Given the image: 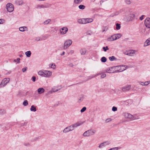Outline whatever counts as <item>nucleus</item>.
<instances>
[{
    "label": "nucleus",
    "mask_w": 150,
    "mask_h": 150,
    "mask_svg": "<svg viewBox=\"0 0 150 150\" xmlns=\"http://www.w3.org/2000/svg\"><path fill=\"white\" fill-rule=\"evenodd\" d=\"M65 54V52L64 51H63L62 53L60 54L61 56H62L64 55Z\"/></svg>",
    "instance_id": "nucleus-59"
},
{
    "label": "nucleus",
    "mask_w": 150,
    "mask_h": 150,
    "mask_svg": "<svg viewBox=\"0 0 150 150\" xmlns=\"http://www.w3.org/2000/svg\"><path fill=\"white\" fill-rule=\"evenodd\" d=\"M109 59L110 61H111L116 60L117 58H115L114 56H112V57H109Z\"/></svg>",
    "instance_id": "nucleus-26"
},
{
    "label": "nucleus",
    "mask_w": 150,
    "mask_h": 150,
    "mask_svg": "<svg viewBox=\"0 0 150 150\" xmlns=\"http://www.w3.org/2000/svg\"><path fill=\"white\" fill-rule=\"evenodd\" d=\"M150 83V81H146L144 82L143 85V86H147Z\"/></svg>",
    "instance_id": "nucleus-41"
},
{
    "label": "nucleus",
    "mask_w": 150,
    "mask_h": 150,
    "mask_svg": "<svg viewBox=\"0 0 150 150\" xmlns=\"http://www.w3.org/2000/svg\"><path fill=\"white\" fill-rule=\"evenodd\" d=\"M86 52V50L85 49H82L80 50V52L81 54H85Z\"/></svg>",
    "instance_id": "nucleus-27"
},
{
    "label": "nucleus",
    "mask_w": 150,
    "mask_h": 150,
    "mask_svg": "<svg viewBox=\"0 0 150 150\" xmlns=\"http://www.w3.org/2000/svg\"><path fill=\"white\" fill-rule=\"evenodd\" d=\"M49 67L53 69H55L56 65L54 63H52V64H50Z\"/></svg>",
    "instance_id": "nucleus-32"
},
{
    "label": "nucleus",
    "mask_w": 150,
    "mask_h": 150,
    "mask_svg": "<svg viewBox=\"0 0 150 150\" xmlns=\"http://www.w3.org/2000/svg\"><path fill=\"white\" fill-rule=\"evenodd\" d=\"M40 40V38L37 37L35 39V40L36 41H39Z\"/></svg>",
    "instance_id": "nucleus-55"
},
{
    "label": "nucleus",
    "mask_w": 150,
    "mask_h": 150,
    "mask_svg": "<svg viewBox=\"0 0 150 150\" xmlns=\"http://www.w3.org/2000/svg\"><path fill=\"white\" fill-rule=\"evenodd\" d=\"M10 80V79L9 78H6L3 79L0 84L1 88L4 87L6 86Z\"/></svg>",
    "instance_id": "nucleus-3"
},
{
    "label": "nucleus",
    "mask_w": 150,
    "mask_h": 150,
    "mask_svg": "<svg viewBox=\"0 0 150 150\" xmlns=\"http://www.w3.org/2000/svg\"><path fill=\"white\" fill-rule=\"evenodd\" d=\"M131 86L130 85L125 86L122 88V90L123 91L125 92L129 91L130 88Z\"/></svg>",
    "instance_id": "nucleus-17"
},
{
    "label": "nucleus",
    "mask_w": 150,
    "mask_h": 150,
    "mask_svg": "<svg viewBox=\"0 0 150 150\" xmlns=\"http://www.w3.org/2000/svg\"><path fill=\"white\" fill-rule=\"evenodd\" d=\"M23 104L24 106H27L28 104V101L27 100H24L23 102Z\"/></svg>",
    "instance_id": "nucleus-38"
},
{
    "label": "nucleus",
    "mask_w": 150,
    "mask_h": 150,
    "mask_svg": "<svg viewBox=\"0 0 150 150\" xmlns=\"http://www.w3.org/2000/svg\"><path fill=\"white\" fill-rule=\"evenodd\" d=\"M72 41L70 39L66 40L64 42L63 48L65 50L67 49L72 44Z\"/></svg>",
    "instance_id": "nucleus-4"
},
{
    "label": "nucleus",
    "mask_w": 150,
    "mask_h": 150,
    "mask_svg": "<svg viewBox=\"0 0 150 150\" xmlns=\"http://www.w3.org/2000/svg\"><path fill=\"white\" fill-rule=\"evenodd\" d=\"M110 141H106L101 143L99 146L98 147L100 149L102 148L103 147L110 144Z\"/></svg>",
    "instance_id": "nucleus-12"
},
{
    "label": "nucleus",
    "mask_w": 150,
    "mask_h": 150,
    "mask_svg": "<svg viewBox=\"0 0 150 150\" xmlns=\"http://www.w3.org/2000/svg\"><path fill=\"white\" fill-rule=\"evenodd\" d=\"M111 121H112V120L111 118H108L106 119L105 120V122L106 123H108V122H111Z\"/></svg>",
    "instance_id": "nucleus-43"
},
{
    "label": "nucleus",
    "mask_w": 150,
    "mask_h": 150,
    "mask_svg": "<svg viewBox=\"0 0 150 150\" xmlns=\"http://www.w3.org/2000/svg\"><path fill=\"white\" fill-rule=\"evenodd\" d=\"M19 57H21L22 56V55H19Z\"/></svg>",
    "instance_id": "nucleus-62"
},
{
    "label": "nucleus",
    "mask_w": 150,
    "mask_h": 150,
    "mask_svg": "<svg viewBox=\"0 0 150 150\" xmlns=\"http://www.w3.org/2000/svg\"><path fill=\"white\" fill-rule=\"evenodd\" d=\"M116 29L117 30H119L120 28V24L118 23L116 24Z\"/></svg>",
    "instance_id": "nucleus-39"
},
{
    "label": "nucleus",
    "mask_w": 150,
    "mask_h": 150,
    "mask_svg": "<svg viewBox=\"0 0 150 150\" xmlns=\"http://www.w3.org/2000/svg\"><path fill=\"white\" fill-rule=\"evenodd\" d=\"M106 76V74H103L101 75V78H104Z\"/></svg>",
    "instance_id": "nucleus-54"
},
{
    "label": "nucleus",
    "mask_w": 150,
    "mask_h": 150,
    "mask_svg": "<svg viewBox=\"0 0 150 150\" xmlns=\"http://www.w3.org/2000/svg\"><path fill=\"white\" fill-rule=\"evenodd\" d=\"M145 16L144 15H142L139 18V19L141 21H142L144 19V17Z\"/></svg>",
    "instance_id": "nucleus-51"
},
{
    "label": "nucleus",
    "mask_w": 150,
    "mask_h": 150,
    "mask_svg": "<svg viewBox=\"0 0 150 150\" xmlns=\"http://www.w3.org/2000/svg\"><path fill=\"white\" fill-rule=\"evenodd\" d=\"M45 91V90L43 88H39L38 90V92L39 94H42L44 93Z\"/></svg>",
    "instance_id": "nucleus-21"
},
{
    "label": "nucleus",
    "mask_w": 150,
    "mask_h": 150,
    "mask_svg": "<svg viewBox=\"0 0 150 150\" xmlns=\"http://www.w3.org/2000/svg\"><path fill=\"white\" fill-rule=\"evenodd\" d=\"M117 108L115 107H113L112 108V110L113 111H115L117 110Z\"/></svg>",
    "instance_id": "nucleus-49"
},
{
    "label": "nucleus",
    "mask_w": 150,
    "mask_h": 150,
    "mask_svg": "<svg viewBox=\"0 0 150 150\" xmlns=\"http://www.w3.org/2000/svg\"><path fill=\"white\" fill-rule=\"evenodd\" d=\"M51 21V20L50 19H47L45 21L44 23L43 24L44 25H47Z\"/></svg>",
    "instance_id": "nucleus-33"
},
{
    "label": "nucleus",
    "mask_w": 150,
    "mask_h": 150,
    "mask_svg": "<svg viewBox=\"0 0 150 150\" xmlns=\"http://www.w3.org/2000/svg\"><path fill=\"white\" fill-rule=\"evenodd\" d=\"M101 61L102 62H105L106 61L107 59L105 57H103L101 58Z\"/></svg>",
    "instance_id": "nucleus-34"
},
{
    "label": "nucleus",
    "mask_w": 150,
    "mask_h": 150,
    "mask_svg": "<svg viewBox=\"0 0 150 150\" xmlns=\"http://www.w3.org/2000/svg\"><path fill=\"white\" fill-rule=\"evenodd\" d=\"M84 99V97L83 96H82L81 97H80L79 100V102H81Z\"/></svg>",
    "instance_id": "nucleus-48"
},
{
    "label": "nucleus",
    "mask_w": 150,
    "mask_h": 150,
    "mask_svg": "<svg viewBox=\"0 0 150 150\" xmlns=\"http://www.w3.org/2000/svg\"><path fill=\"white\" fill-rule=\"evenodd\" d=\"M86 109V107H84L81 110V112H83L85 111Z\"/></svg>",
    "instance_id": "nucleus-44"
},
{
    "label": "nucleus",
    "mask_w": 150,
    "mask_h": 150,
    "mask_svg": "<svg viewBox=\"0 0 150 150\" xmlns=\"http://www.w3.org/2000/svg\"><path fill=\"white\" fill-rule=\"evenodd\" d=\"M62 88V86H54L53 87L51 91H50L49 93H52V92H54L58 91Z\"/></svg>",
    "instance_id": "nucleus-8"
},
{
    "label": "nucleus",
    "mask_w": 150,
    "mask_h": 150,
    "mask_svg": "<svg viewBox=\"0 0 150 150\" xmlns=\"http://www.w3.org/2000/svg\"><path fill=\"white\" fill-rule=\"evenodd\" d=\"M129 16L130 18L129 19V21H132L135 18V15L133 14H129Z\"/></svg>",
    "instance_id": "nucleus-25"
},
{
    "label": "nucleus",
    "mask_w": 150,
    "mask_h": 150,
    "mask_svg": "<svg viewBox=\"0 0 150 150\" xmlns=\"http://www.w3.org/2000/svg\"><path fill=\"white\" fill-rule=\"evenodd\" d=\"M150 45V38L147 39L144 42V46L146 47Z\"/></svg>",
    "instance_id": "nucleus-18"
},
{
    "label": "nucleus",
    "mask_w": 150,
    "mask_h": 150,
    "mask_svg": "<svg viewBox=\"0 0 150 150\" xmlns=\"http://www.w3.org/2000/svg\"><path fill=\"white\" fill-rule=\"evenodd\" d=\"M139 83L140 84L143 85V84H144V82H143L139 81Z\"/></svg>",
    "instance_id": "nucleus-58"
},
{
    "label": "nucleus",
    "mask_w": 150,
    "mask_h": 150,
    "mask_svg": "<svg viewBox=\"0 0 150 150\" xmlns=\"http://www.w3.org/2000/svg\"><path fill=\"white\" fill-rule=\"evenodd\" d=\"M43 5L44 8H49L50 6V4H43Z\"/></svg>",
    "instance_id": "nucleus-36"
},
{
    "label": "nucleus",
    "mask_w": 150,
    "mask_h": 150,
    "mask_svg": "<svg viewBox=\"0 0 150 150\" xmlns=\"http://www.w3.org/2000/svg\"><path fill=\"white\" fill-rule=\"evenodd\" d=\"M31 53L30 51H28L25 52V54L28 57H30V56Z\"/></svg>",
    "instance_id": "nucleus-30"
},
{
    "label": "nucleus",
    "mask_w": 150,
    "mask_h": 150,
    "mask_svg": "<svg viewBox=\"0 0 150 150\" xmlns=\"http://www.w3.org/2000/svg\"><path fill=\"white\" fill-rule=\"evenodd\" d=\"M91 1L93 2H94L95 1V0H91Z\"/></svg>",
    "instance_id": "nucleus-61"
},
{
    "label": "nucleus",
    "mask_w": 150,
    "mask_h": 150,
    "mask_svg": "<svg viewBox=\"0 0 150 150\" xmlns=\"http://www.w3.org/2000/svg\"><path fill=\"white\" fill-rule=\"evenodd\" d=\"M39 75L44 77V70H42L39 71L38 72Z\"/></svg>",
    "instance_id": "nucleus-24"
},
{
    "label": "nucleus",
    "mask_w": 150,
    "mask_h": 150,
    "mask_svg": "<svg viewBox=\"0 0 150 150\" xmlns=\"http://www.w3.org/2000/svg\"><path fill=\"white\" fill-rule=\"evenodd\" d=\"M115 67H109L107 68L106 70V72L109 73H114L116 71Z\"/></svg>",
    "instance_id": "nucleus-9"
},
{
    "label": "nucleus",
    "mask_w": 150,
    "mask_h": 150,
    "mask_svg": "<svg viewBox=\"0 0 150 150\" xmlns=\"http://www.w3.org/2000/svg\"><path fill=\"white\" fill-rule=\"evenodd\" d=\"M73 130L71 128V126L66 127L63 131V132L64 133H66L69 132L73 131Z\"/></svg>",
    "instance_id": "nucleus-14"
},
{
    "label": "nucleus",
    "mask_w": 150,
    "mask_h": 150,
    "mask_svg": "<svg viewBox=\"0 0 150 150\" xmlns=\"http://www.w3.org/2000/svg\"><path fill=\"white\" fill-rule=\"evenodd\" d=\"M118 148L117 147L112 148L109 149L108 150H118Z\"/></svg>",
    "instance_id": "nucleus-46"
},
{
    "label": "nucleus",
    "mask_w": 150,
    "mask_h": 150,
    "mask_svg": "<svg viewBox=\"0 0 150 150\" xmlns=\"http://www.w3.org/2000/svg\"><path fill=\"white\" fill-rule=\"evenodd\" d=\"M86 24L90 23L92 22L93 21V19L92 18H85Z\"/></svg>",
    "instance_id": "nucleus-20"
},
{
    "label": "nucleus",
    "mask_w": 150,
    "mask_h": 150,
    "mask_svg": "<svg viewBox=\"0 0 150 150\" xmlns=\"http://www.w3.org/2000/svg\"><path fill=\"white\" fill-rule=\"evenodd\" d=\"M24 145L26 146H28L30 145V144L28 143H24Z\"/></svg>",
    "instance_id": "nucleus-57"
},
{
    "label": "nucleus",
    "mask_w": 150,
    "mask_h": 150,
    "mask_svg": "<svg viewBox=\"0 0 150 150\" xmlns=\"http://www.w3.org/2000/svg\"><path fill=\"white\" fill-rule=\"evenodd\" d=\"M54 32V30H51L50 31V32L51 33V32Z\"/></svg>",
    "instance_id": "nucleus-60"
},
{
    "label": "nucleus",
    "mask_w": 150,
    "mask_h": 150,
    "mask_svg": "<svg viewBox=\"0 0 150 150\" xmlns=\"http://www.w3.org/2000/svg\"><path fill=\"white\" fill-rule=\"evenodd\" d=\"M144 24L148 28H150V18H147L145 20Z\"/></svg>",
    "instance_id": "nucleus-13"
},
{
    "label": "nucleus",
    "mask_w": 150,
    "mask_h": 150,
    "mask_svg": "<svg viewBox=\"0 0 150 150\" xmlns=\"http://www.w3.org/2000/svg\"><path fill=\"white\" fill-rule=\"evenodd\" d=\"M137 51L134 50H130L125 52V54L131 56H133L137 54Z\"/></svg>",
    "instance_id": "nucleus-6"
},
{
    "label": "nucleus",
    "mask_w": 150,
    "mask_h": 150,
    "mask_svg": "<svg viewBox=\"0 0 150 150\" xmlns=\"http://www.w3.org/2000/svg\"><path fill=\"white\" fill-rule=\"evenodd\" d=\"M43 4L42 5H38L36 6V8L38 9H41V8H44Z\"/></svg>",
    "instance_id": "nucleus-31"
},
{
    "label": "nucleus",
    "mask_w": 150,
    "mask_h": 150,
    "mask_svg": "<svg viewBox=\"0 0 150 150\" xmlns=\"http://www.w3.org/2000/svg\"><path fill=\"white\" fill-rule=\"evenodd\" d=\"M15 3L18 5H21L23 4V2L22 0H18L15 1Z\"/></svg>",
    "instance_id": "nucleus-23"
},
{
    "label": "nucleus",
    "mask_w": 150,
    "mask_h": 150,
    "mask_svg": "<svg viewBox=\"0 0 150 150\" xmlns=\"http://www.w3.org/2000/svg\"><path fill=\"white\" fill-rule=\"evenodd\" d=\"M79 8L81 9H84L85 8V6L83 5H80L79 6Z\"/></svg>",
    "instance_id": "nucleus-35"
},
{
    "label": "nucleus",
    "mask_w": 150,
    "mask_h": 150,
    "mask_svg": "<svg viewBox=\"0 0 150 150\" xmlns=\"http://www.w3.org/2000/svg\"><path fill=\"white\" fill-rule=\"evenodd\" d=\"M83 0H74V3L76 4H80Z\"/></svg>",
    "instance_id": "nucleus-29"
},
{
    "label": "nucleus",
    "mask_w": 150,
    "mask_h": 150,
    "mask_svg": "<svg viewBox=\"0 0 150 150\" xmlns=\"http://www.w3.org/2000/svg\"><path fill=\"white\" fill-rule=\"evenodd\" d=\"M6 8L8 11L9 12H12L14 10L13 5L10 3H8L7 4Z\"/></svg>",
    "instance_id": "nucleus-7"
},
{
    "label": "nucleus",
    "mask_w": 150,
    "mask_h": 150,
    "mask_svg": "<svg viewBox=\"0 0 150 150\" xmlns=\"http://www.w3.org/2000/svg\"><path fill=\"white\" fill-rule=\"evenodd\" d=\"M103 49L105 52H106L107 50H109V48L108 46H106V47H103Z\"/></svg>",
    "instance_id": "nucleus-42"
},
{
    "label": "nucleus",
    "mask_w": 150,
    "mask_h": 150,
    "mask_svg": "<svg viewBox=\"0 0 150 150\" xmlns=\"http://www.w3.org/2000/svg\"><path fill=\"white\" fill-rule=\"evenodd\" d=\"M68 30L67 27H64L60 29V33L61 34H65L67 32Z\"/></svg>",
    "instance_id": "nucleus-15"
},
{
    "label": "nucleus",
    "mask_w": 150,
    "mask_h": 150,
    "mask_svg": "<svg viewBox=\"0 0 150 150\" xmlns=\"http://www.w3.org/2000/svg\"><path fill=\"white\" fill-rule=\"evenodd\" d=\"M82 124V123L77 122L71 125L72 129L73 130L74 128H76L78 126H79L81 125Z\"/></svg>",
    "instance_id": "nucleus-16"
},
{
    "label": "nucleus",
    "mask_w": 150,
    "mask_h": 150,
    "mask_svg": "<svg viewBox=\"0 0 150 150\" xmlns=\"http://www.w3.org/2000/svg\"><path fill=\"white\" fill-rule=\"evenodd\" d=\"M20 59L19 58H17L16 59H14L13 60L14 62H17V63L18 64H19L20 63Z\"/></svg>",
    "instance_id": "nucleus-40"
},
{
    "label": "nucleus",
    "mask_w": 150,
    "mask_h": 150,
    "mask_svg": "<svg viewBox=\"0 0 150 150\" xmlns=\"http://www.w3.org/2000/svg\"><path fill=\"white\" fill-rule=\"evenodd\" d=\"M122 36L121 34L120 33L115 34L111 36L107 39L108 41H112L120 38Z\"/></svg>",
    "instance_id": "nucleus-1"
},
{
    "label": "nucleus",
    "mask_w": 150,
    "mask_h": 150,
    "mask_svg": "<svg viewBox=\"0 0 150 150\" xmlns=\"http://www.w3.org/2000/svg\"><path fill=\"white\" fill-rule=\"evenodd\" d=\"M114 13V15H115V16H117V15H118L119 14V12L118 11H115Z\"/></svg>",
    "instance_id": "nucleus-53"
},
{
    "label": "nucleus",
    "mask_w": 150,
    "mask_h": 150,
    "mask_svg": "<svg viewBox=\"0 0 150 150\" xmlns=\"http://www.w3.org/2000/svg\"><path fill=\"white\" fill-rule=\"evenodd\" d=\"M77 21L80 24H86L85 18L79 19Z\"/></svg>",
    "instance_id": "nucleus-19"
},
{
    "label": "nucleus",
    "mask_w": 150,
    "mask_h": 150,
    "mask_svg": "<svg viewBox=\"0 0 150 150\" xmlns=\"http://www.w3.org/2000/svg\"><path fill=\"white\" fill-rule=\"evenodd\" d=\"M124 2L127 4H130L131 3L130 0H124Z\"/></svg>",
    "instance_id": "nucleus-37"
},
{
    "label": "nucleus",
    "mask_w": 150,
    "mask_h": 150,
    "mask_svg": "<svg viewBox=\"0 0 150 150\" xmlns=\"http://www.w3.org/2000/svg\"><path fill=\"white\" fill-rule=\"evenodd\" d=\"M27 69L28 68L27 67H25V68H23L22 69L23 72H25L27 70Z\"/></svg>",
    "instance_id": "nucleus-50"
},
{
    "label": "nucleus",
    "mask_w": 150,
    "mask_h": 150,
    "mask_svg": "<svg viewBox=\"0 0 150 150\" xmlns=\"http://www.w3.org/2000/svg\"><path fill=\"white\" fill-rule=\"evenodd\" d=\"M98 75H99V74H96V75H92L91 76H89V79H92V78H94L95 77H96V76H98Z\"/></svg>",
    "instance_id": "nucleus-47"
},
{
    "label": "nucleus",
    "mask_w": 150,
    "mask_h": 150,
    "mask_svg": "<svg viewBox=\"0 0 150 150\" xmlns=\"http://www.w3.org/2000/svg\"><path fill=\"white\" fill-rule=\"evenodd\" d=\"M115 16V15H114V13H113L112 14H111L110 16V17H113Z\"/></svg>",
    "instance_id": "nucleus-56"
},
{
    "label": "nucleus",
    "mask_w": 150,
    "mask_h": 150,
    "mask_svg": "<svg viewBox=\"0 0 150 150\" xmlns=\"http://www.w3.org/2000/svg\"><path fill=\"white\" fill-rule=\"evenodd\" d=\"M5 21L3 19H0V24H2L4 23Z\"/></svg>",
    "instance_id": "nucleus-45"
},
{
    "label": "nucleus",
    "mask_w": 150,
    "mask_h": 150,
    "mask_svg": "<svg viewBox=\"0 0 150 150\" xmlns=\"http://www.w3.org/2000/svg\"><path fill=\"white\" fill-rule=\"evenodd\" d=\"M115 67V69H117L118 72H121L126 70L127 68V66L125 65H120Z\"/></svg>",
    "instance_id": "nucleus-5"
},
{
    "label": "nucleus",
    "mask_w": 150,
    "mask_h": 150,
    "mask_svg": "<svg viewBox=\"0 0 150 150\" xmlns=\"http://www.w3.org/2000/svg\"><path fill=\"white\" fill-rule=\"evenodd\" d=\"M96 132L95 130L90 129L85 132L83 134L84 137H89L93 135Z\"/></svg>",
    "instance_id": "nucleus-2"
},
{
    "label": "nucleus",
    "mask_w": 150,
    "mask_h": 150,
    "mask_svg": "<svg viewBox=\"0 0 150 150\" xmlns=\"http://www.w3.org/2000/svg\"><path fill=\"white\" fill-rule=\"evenodd\" d=\"M123 115L126 118H130L132 120H135L136 119L134 117L133 115L129 113L125 112L123 114Z\"/></svg>",
    "instance_id": "nucleus-10"
},
{
    "label": "nucleus",
    "mask_w": 150,
    "mask_h": 150,
    "mask_svg": "<svg viewBox=\"0 0 150 150\" xmlns=\"http://www.w3.org/2000/svg\"><path fill=\"white\" fill-rule=\"evenodd\" d=\"M31 79L32 80V81L34 82L35 81L36 77L35 76H33L32 77Z\"/></svg>",
    "instance_id": "nucleus-52"
},
{
    "label": "nucleus",
    "mask_w": 150,
    "mask_h": 150,
    "mask_svg": "<svg viewBox=\"0 0 150 150\" xmlns=\"http://www.w3.org/2000/svg\"><path fill=\"white\" fill-rule=\"evenodd\" d=\"M30 110L31 111H33L34 112L36 111V109L35 107L33 105H32L31 106V108H30Z\"/></svg>",
    "instance_id": "nucleus-28"
},
{
    "label": "nucleus",
    "mask_w": 150,
    "mask_h": 150,
    "mask_svg": "<svg viewBox=\"0 0 150 150\" xmlns=\"http://www.w3.org/2000/svg\"><path fill=\"white\" fill-rule=\"evenodd\" d=\"M52 71H48L44 70V77H50L52 76Z\"/></svg>",
    "instance_id": "nucleus-11"
},
{
    "label": "nucleus",
    "mask_w": 150,
    "mask_h": 150,
    "mask_svg": "<svg viewBox=\"0 0 150 150\" xmlns=\"http://www.w3.org/2000/svg\"><path fill=\"white\" fill-rule=\"evenodd\" d=\"M19 30L21 32H24L25 30H28V28L25 26L21 27L19 28Z\"/></svg>",
    "instance_id": "nucleus-22"
}]
</instances>
